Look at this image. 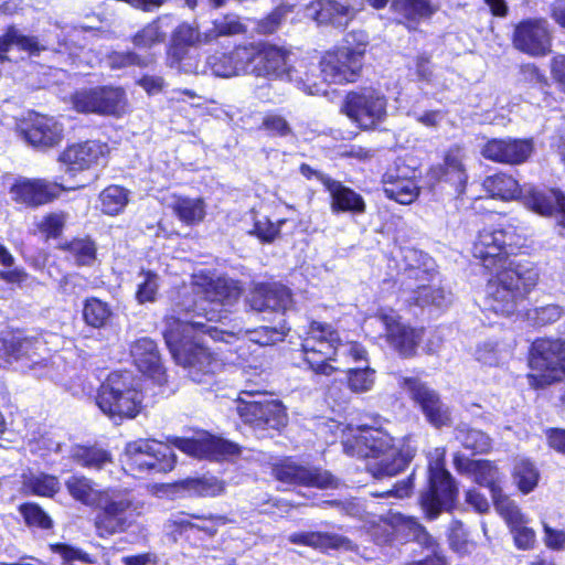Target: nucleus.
<instances>
[{
    "label": "nucleus",
    "instance_id": "obj_17",
    "mask_svg": "<svg viewBox=\"0 0 565 565\" xmlns=\"http://www.w3.org/2000/svg\"><path fill=\"white\" fill-rule=\"evenodd\" d=\"M364 50L340 47L328 52L320 62V73L324 82L345 84L354 82L362 68Z\"/></svg>",
    "mask_w": 565,
    "mask_h": 565
},
{
    "label": "nucleus",
    "instance_id": "obj_51",
    "mask_svg": "<svg viewBox=\"0 0 565 565\" xmlns=\"http://www.w3.org/2000/svg\"><path fill=\"white\" fill-rule=\"evenodd\" d=\"M513 477L518 488L527 494L537 486L540 473L531 461L521 459L514 466Z\"/></svg>",
    "mask_w": 565,
    "mask_h": 565
},
{
    "label": "nucleus",
    "instance_id": "obj_58",
    "mask_svg": "<svg viewBox=\"0 0 565 565\" xmlns=\"http://www.w3.org/2000/svg\"><path fill=\"white\" fill-rule=\"evenodd\" d=\"M66 218L64 212L49 213L38 223V228L47 238H56L62 234Z\"/></svg>",
    "mask_w": 565,
    "mask_h": 565
},
{
    "label": "nucleus",
    "instance_id": "obj_31",
    "mask_svg": "<svg viewBox=\"0 0 565 565\" xmlns=\"http://www.w3.org/2000/svg\"><path fill=\"white\" fill-rule=\"evenodd\" d=\"M130 355L136 367L143 374L162 383L164 372L157 343L150 338H140L130 347Z\"/></svg>",
    "mask_w": 565,
    "mask_h": 565
},
{
    "label": "nucleus",
    "instance_id": "obj_11",
    "mask_svg": "<svg viewBox=\"0 0 565 565\" xmlns=\"http://www.w3.org/2000/svg\"><path fill=\"white\" fill-rule=\"evenodd\" d=\"M125 466L132 472H168L174 468L172 449L154 439H138L125 448Z\"/></svg>",
    "mask_w": 565,
    "mask_h": 565
},
{
    "label": "nucleus",
    "instance_id": "obj_4",
    "mask_svg": "<svg viewBox=\"0 0 565 565\" xmlns=\"http://www.w3.org/2000/svg\"><path fill=\"white\" fill-rule=\"evenodd\" d=\"M303 360L317 375L329 376L338 370L330 364L352 359L366 361V350L356 342H341L339 333L327 323L312 321L301 343Z\"/></svg>",
    "mask_w": 565,
    "mask_h": 565
},
{
    "label": "nucleus",
    "instance_id": "obj_38",
    "mask_svg": "<svg viewBox=\"0 0 565 565\" xmlns=\"http://www.w3.org/2000/svg\"><path fill=\"white\" fill-rule=\"evenodd\" d=\"M173 26L174 19L172 15H161L138 31L132 42L139 49H150L156 44L162 43L166 40L167 33Z\"/></svg>",
    "mask_w": 565,
    "mask_h": 565
},
{
    "label": "nucleus",
    "instance_id": "obj_6",
    "mask_svg": "<svg viewBox=\"0 0 565 565\" xmlns=\"http://www.w3.org/2000/svg\"><path fill=\"white\" fill-rule=\"evenodd\" d=\"M405 268L403 276L405 289L411 292L407 300L419 307L445 308L452 295L434 282L437 278L434 260L420 250L405 249L403 252Z\"/></svg>",
    "mask_w": 565,
    "mask_h": 565
},
{
    "label": "nucleus",
    "instance_id": "obj_33",
    "mask_svg": "<svg viewBox=\"0 0 565 565\" xmlns=\"http://www.w3.org/2000/svg\"><path fill=\"white\" fill-rule=\"evenodd\" d=\"M62 163L71 171H82L104 160V146L95 141L72 145L60 156Z\"/></svg>",
    "mask_w": 565,
    "mask_h": 565
},
{
    "label": "nucleus",
    "instance_id": "obj_19",
    "mask_svg": "<svg viewBox=\"0 0 565 565\" xmlns=\"http://www.w3.org/2000/svg\"><path fill=\"white\" fill-rule=\"evenodd\" d=\"M382 184L387 199L404 205L413 203L420 192L416 170L399 159L387 168L382 177Z\"/></svg>",
    "mask_w": 565,
    "mask_h": 565
},
{
    "label": "nucleus",
    "instance_id": "obj_52",
    "mask_svg": "<svg viewBox=\"0 0 565 565\" xmlns=\"http://www.w3.org/2000/svg\"><path fill=\"white\" fill-rule=\"evenodd\" d=\"M245 32V26L236 15L227 14L213 21V28L204 32V40L212 41L218 36L235 35Z\"/></svg>",
    "mask_w": 565,
    "mask_h": 565
},
{
    "label": "nucleus",
    "instance_id": "obj_13",
    "mask_svg": "<svg viewBox=\"0 0 565 565\" xmlns=\"http://www.w3.org/2000/svg\"><path fill=\"white\" fill-rule=\"evenodd\" d=\"M171 30V44L168 50L170 67L186 74L200 73V61L194 47L209 42L204 40V33L188 22H182Z\"/></svg>",
    "mask_w": 565,
    "mask_h": 565
},
{
    "label": "nucleus",
    "instance_id": "obj_39",
    "mask_svg": "<svg viewBox=\"0 0 565 565\" xmlns=\"http://www.w3.org/2000/svg\"><path fill=\"white\" fill-rule=\"evenodd\" d=\"M65 486L72 498L88 507H96L105 493V490H99L97 484L83 476L70 477Z\"/></svg>",
    "mask_w": 565,
    "mask_h": 565
},
{
    "label": "nucleus",
    "instance_id": "obj_37",
    "mask_svg": "<svg viewBox=\"0 0 565 565\" xmlns=\"http://www.w3.org/2000/svg\"><path fill=\"white\" fill-rule=\"evenodd\" d=\"M13 46L34 56H38L42 51L46 50V45L41 43L36 36L25 35L14 26H10L4 35L0 36V63L10 60L7 53H9Z\"/></svg>",
    "mask_w": 565,
    "mask_h": 565
},
{
    "label": "nucleus",
    "instance_id": "obj_18",
    "mask_svg": "<svg viewBox=\"0 0 565 565\" xmlns=\"http://www.w3.org/2000/svg\"><path fill=\"white\" fill-rule=\"evenodd\" d=\"M372 321L383 326L386 341L404 358L413 356L423 339L424 330L404 324L394 310H381Z\"/></svg>",
    "mask_w": 565,
    "mask_h": 565
},
{
    "label": "nucleus",
    "instance_id": "obj_59",
    "mask_svg": "<svg viewBox=\"0 0 565 565\" xmlns=\"http://www.w3.org/2000/svg\"><path fill=\"white\" fill-rule=\"evenodd\" d=\"M20 511L29 525L41 529H50L52 526L51 518L35 503H25L21 505Z\"/></svg>",
    "mask_w": 565,
    "mask_h": 565
},
{
    "label": "nucleus",
    "instance_id": "obj_50",
    "mask_svg": "<svg viewBox=\"0 0 565 565\" xmlns=\"http://www.w3.org/2000/svg\"><path fill=\"white\" fill-rule=\"evenodd\" d=\"M137 279L136 299L138 303L154 302L160 286V277L151 270H141Z\"/></svg>",
    "mask_w": 565,
    "mask_h": 565
},
{
    "label": "nucleus",
    "instance_id": "obj_44",
    "mask_svg": "<svg viewBox=\"0 0 565 565\" xmlns=\"http://www.w3.org/2000/svg\"><path fill=\"white\" fill-rule=\"evenodd\" d=\"M456 439L466 448L476 454H486L492 447L491 438L482 430L460 424L456 429Z\"/></svg>",
    "mask_w": 565,
    "mask_h": 565
},
{
    "label": "nucleus",
    "instance_id": "obj_35",
    "mask_svg": "<svg viewBox=\"0 0 565 565\" xmlns=\"http://www.w3.org/2000/svg\"><path fill=\"white\" fill-rule=\"evenodd\" d=\"M326 189L330 194V209L333 214L351 213L363 214L366 210V204L361 194L344 185L342 182L333 180L328 181Z\"/></svg>",
    "mask_w": 565,
    "mask_h": 565
},
{
    "label": "nucleus",
    "instance_id": "obj_7",
    "mask_svg": "<svg viewBox=\"0 0 565 565\" xmlns=\"http://www.w3.org/2000/svg\"><path fill=\"white\" fill-rule=\"evenodd\" d=\"M96 404L114 420L135 418L142 404L139 383L129 371L113 372L98 388Z\"/></svg>",
    "mask_w": 565,
    "mask_h": 565
},
{
    "label": "nucleus",
    "instance_id": "obj_29",
    "mask_svg": "<svg viewBox=\"0 0 565 565\" xmlns=\"http://www.w3.org/2000/svg\"><path fill=\"white\" fill-rule=\"evenodd\" d=\"M172 443L178 449L190 456L211 460H220L225 455L237 452L235 444L211 435L199 439L175 437Z\"/></svg>",
    "mask_w": 565,
    "mask_h": 565
},
{
    "label": "nucleus",
    "instance_id": "obj_57",
    "mask_svg": "<svg viewBox=\"0 0 565 565\" xmlns=\"http://www.w3.org/2000/svg\"><path fill=\"white\" fill-rule=\"evenodd\" d=\"M564 313L563 308L558 305H546L530 310L529 319L537 327H544L557 321Z\"/></svg>",
    "mask_w": 565,
    "mask_h": 565
},
{
    "label": "nucleus",
    "instance_id": "obj_24",
    "mask_svg": "<svg viewBox=\"0 0 565 565\" xmlns=\"http://www.w3.org/2000/svg\"><path fill=\"white\" fill-rule=\"evenodd\" d=\"M520 199L524 206L540 215L547 216L557 212L558 224L565 228V195L561 191L525 185Z\"/></svg>",
    "mask_w": 565,
    "mask_h": 565
},
{
    "label": "nucleus",
    "instance_id": "obj_2",
    "mask_svg": "<svg viewBox=\"0 0 565 565\" xmlns=\"http://www.w3.org/2000/svg\"><path fill=\"white\" fill-rule=\"evenodd\" d=\"M515 244L512 227L484 228L471 249L473 257L492 275L486 288L487 309L502 316L514 313L539 280V271L531 263L509 257Z\"/></svg>",
    "mask_w": 565,
    "mask_h": 565
},
{
    "label": "nucleus",
    "instance_id": "obj_60",
    "mask_svg": "<svg viewBox=\"0 0 565 565\" xmlns=\"http://www.w3.org/2000/svg\"><path fill=\"white\" fill-rule=\"evenodd\" d=\"M518 81L540 89H544V87L547 86L546 76L533 63L520 65Z\"/></svg>",
    "mask_w": 565,
    "mask_h": 565
},
{
    "label": "nucleus",
    "instance_id": "obj_64",
    "mask_svg": "<svg viewBox=\"0 0 565 565\" xmlns=\"http://www.w3.org/2000/svg\"><path fill=\"white\" fill-rule=\"evenodd\" d=\"M263 127L271 136L286 137L291 134V127L280 115L268 114L264 117Z\"/></svg>",
    "mask_w": 565,
    "mask_h": 565
},
{
    "label": "nucleus",
    "instance_id": "obj_5",
    "mask_svg": "<svg viewBox=\"0 0 565 565\" xmlns=\"http://www.w3.org/2000/svg\"><path fill=\"white\" fill-rule=\"evenodd\" d=\"M253 58L248 65V73L256 76L269 78H279L291 82L309 95L326 94L327 90L321 84L312 81L308 72H305L306 65L299 62L294 63V54L281 47L264 44L253 45Z\"/></svg>",
    "mask_w": 565,
    "mask_h": 565
},
{
    "label": "nucleus",
    "instance_id": "obj_21",
    "mask_svg": "<svg viewBox=\"0 0 565 565\" xmlns=\"http://www.w3.org/2000/svg\"><path fill=\"white\" fill-rule=\"evenodd\" d=\"M273 475L284 483L317 488H332L335 486V479L327 470L301 466L291 460H284L274 465Z\"/></svg>",
    "mask_w": 565,
    "mask_h": 565
},
{
    "label": "nucleus",
    "instance_id": "obj_9",
    "mask_svg": "<svg viewBox=\"0 0 565 565\" xmlns=\"http://www.w3.org/2000/svg\"><path fill=\"white\" fill-rule=\"evenodd\" d=\"M435 452V460L428 465V489L420 495V505L430 520L450 510L458 495L456 481L445 468L444 451Z\"/></svg>",
    "mask_w": 565,
    "mask_h": 565
},
{
    "label": "nucleus",
    "instance_id": "obj_62",
    "mask_svg": "<svg viewBox=\"0 0 565 565\" xmlns=\"http://www.w3.org/2000/svg\"><path fill=\"white\" fill-rule=\"evenodd\" d=\"M524 518L522 521L515 522L510 526V530L514 537V543L520 550H530L534 546L536 541V534L533 529L524 525Z\"/></svg>",
    "mask_w": 565,
    "mask_h": 565
},
{
    "label": "nucleus",
    "instance_id": "obj_36",
    "mask_svg": "<svg viewBox=\"0 0 565 565\" xmlns=\"http://www.w3.org/2000/svg\"><path fill=\"white\" fill-rule=\"evenodd\" d=\"M292 544L311 546L321 551L352 550V542L342 535L328 532H299L289 535Z\"/></svg>",
    "mask_w": 565,
    "mask_h": 565
},
{
    "label": "nucleus",
    "instance_id": "obj_1",
    "mask_svg": "<svg viewBox=\"0 0 565 565\" xmlns=\"http://www.w3.org/2000/svg\"><path fill=\"white\" fill-rule=\"evenodd\" d=\"M193 288L199 300L188 290L179 294L167 315L163 338L175 363L195 383L212 385L222 363L209 351L205 338L217 342L234 343L241 337H247L259 345H273L282 341L289 331L286 321L279 326H262L255 330H225L227 310L241 295L236 281L225 277H194Z\"/></svg>",
    "mask_w": 565,
    "mask_h": 565
},
{
    "label": "nucleus",
    "instance_id": "obj_54",
    "mask_svg": "<svg viewBox=\"0 0 565 565\" xmlns=\"http://www.w3.org/2000/svg\"><path fill=\"white\" fill-rule=\"evenodd\" d=\"M375 382V371L370 366L348 370L349 387L354 393H364L372 390Z\"/></svg>",
    "mask_w": 565,
    "mask_h": 565
},
{
    "label": "nucleus",
    "instance_id": "obj_30",
    "mask_svg": "<svg viewBox=\"0 0 565 565\" xmlns=\"http://www.w3.org/2000/svg\"><path fill=\"white\" fill-rule=\"evenodd\" d=\"M24 139L33 147L46 149L58 145L63 137V127L53 117L35 115L22 130Z\"/></svg>",
    "mask_w": 565,
    "mask_h": 565
},
{
    "label": "nucleus",
    "instance_id": "obj_46",
    "mask_svg": "<svg viewBox=\"0 0 565 565\" xmlns=\"http://www.w3.org/2000/svg\"><path fill=\"white\" fill-rule=\"evenodd\" d=\"M181 486L190 495L196 497H216L225 489L224 482L213 476L188 478L181 481Z\"/></svg>",
    "mask_w": 565,
    "mask_h": 565
},
{
    "label": "nucleus",
    "instance_id": "obj_43",
    "mask_svg": "<svg viewBox=\"0 0 565 565\" xmlns=\"http://www.w3.org/2000/svg\"><path fill=\"white\" fill-rule=\"evenodd\" d=\"M111 317L113 310L107 302L96 297L87 298L84 301L83 319L87 326L102 329L108 324Z\"/></svg>",
    "mask_w": 565,
    "mask_h": 565
},
{
    "label": "nucleus",
    "instance_id": "obj_20",
    "mask_svg": "<svg viewBox=\"0 0 565 565\" xmlns=\"http://www.w3.org/2000/svg\"><path fill=\"white\" fill-rule=\"evenodd\" d=\"M513 44L519 51L532 56L547 54L551 49L547 21L542 19L521 21L514 29Z\"/></svg>",
    "mask_w": 565,
    "mask_h": 565
},
{
    "label": "nucleus",
    "instance_id": "obj_14",
    "mask_svg": "<svg viewBox=\"0 0 565 565\" xmlns=\"http://www.w3.org/2000/svg\"><path fill=\"white\" fill-rule=\"evenodd\" d=\"M78 113L120 116L126 108V93L120 87L96 86L77 89L72 96Z\"/></svg>",
    "mask_w": 565,
    "mask_h": 565
},
{
    "label": "nucleus",
    "instance_id": "obj_42",
    "mask_svg": "<svg viewBox=\"0 0 565 565\" xmlns=\"http://www.w3.org/2000/svg\"><path fill=\"white\" fill-rule=\"evenodd\" d=\"M2 354L6 355V366L11 363L12 360H19L22 356L31 358L35 354V351L41 344L39 340L22 338L20 335H11L10 339H1Z\"/></svg>",
    "mask_w": 565,
    "mask_h": 565
},
{
    "label": "nucleus",
    "instance_id": "obj_32",
    "mask_svg": "<svg viewBox=\"0 0 565 565\" xmlns=\"http://www.w3.org/2000/svg\"><path fill=\"white\" fill-rule=\"evenodd\" d=\"M455 466L460 473L469 476L477 484L487 488L490 494L501 488L502 475L492 461L456 457Z\"/></svg>",
    "mask_w": 565,
    "mask_h": 565
},
{
    "label": "nucleus",
    "instance_id": "obj_34",
    "mask_svg": "<svg viewBox=\"0 0 565 565\" xmlns=\"http://www.w3.org/2000/svg\"><path fill=\"white\" fill-rule=\"evenodd\" d=\"M391 10L404 19L409 30H416L420 22L430 19L438 10L437 0H392Z\"/></svg>",
    "mask_w": 565,
    "mask_h": 565
},
{
    "label": "nucleus",
    "instance_id": "obj_49",
    "mask_svg": "<svg viewBox=\"0 0 565 565\" xmlns=\"http://www.w3.org/2000/svg\"><path fill=\"white\" fill-rule=\"evenodd\" d=\"M99 200L103 213L117 215L128 203V192L119 185H110L100 193Z\"/></svg>",
    "mask_w": 565,
    "mask_h": 565
},
{
    "label": "nucleus",
    "instance_id": "obj_16",
    "mask_svg": "<svg viewBox=\"0 0 565 565\" xmlns=\"http://www.w3.org/2000/svg\"><path fill=\"white\" fill-rule=\"evenodd\" d=\"M342 109L360 128L373 129L386 116V98L373 88H362L347 95Z\"/></svg>",
    "mask_w": 565,
    "mask_h": 565
},
{
    "label": "nucleus",
    "instance_id": "obj_10",
    "mask_svg": "<svg viewBox=\"0 0 565 565\" xmlns=\"http://www.w3.org/2000/svg\"><path fill=\"white\" fill-rule=\"evenodd\" d=\"M529 364L533 373L529 383L535 388L562 380L565 374V341L539 339L532 343Z\"/></svg>",
    "mask_w": 565,
    "mask_h": 565
},
{
    "label": "nucleus",
    "instance_id": "obj_56",
    "mask_svg": "<svg viewBox=\"0 0 565 565\" xmlns=\"http://www.w3.org/2000/svg\"><path fill=\"white\" fill-rule=\"evenodd\" d=\"M292 9L294 4L289 3L278 6L271 13L258 22V31L264 34L274 33L280 26L282 20L292 12Z\"/></svg>",
    "mask_w": 565,
    "mask_h": 565
},
{
    "label": "nucleus",
    "instance_id": "obj_25",
    "mask_svg": "<svg viewBox=\"0 0 565 565\" xmlns=\"http://www.w3.org/2000/svg\"><path fill=\"white\" fill-rule=\"evenodd\" d=\"M63 190L62 184L45 179H22L11 186L10 193L17 202L39 206L53 201Z\"/></svg>",
    "mask_w": 565,
    "mask_h": 565
},
{
    "label": "nucleus",
    "instance_id": "obj_8",
    "mask_svg": "<svg viewBox=\"0 0 565 565\" xmlns=\"http://www.w3.org/2000/svg\"><path fill=\"white\" fill-rule=\"evenodd\" d=\"M95 508L94 526L102 539L127 532L141 515L139 502L129 493L117 490H105Z\"/></svg>",
    "mask_w": 565,
    "mask_h": 565
},
{
    "label": "nucleus",
    "instance_id": "obj_12",
    "mask_svg": "<svg viewBox=\"0 0 565 565\" xmlns=\"http://www.w3.org/2000/svg\"><path fill=\"white\" fill-rule=\"evenodd\" d=\"M242 395L257 397L247 401L239 396L236 412L242 420L254 429H280L288 422L286 408L280 401L268 398L262 393L243 391Z\"/></svg>",
    "mask_w": 565,
    "mask_h": 565
},
{
    "label": "nucleus",
    "instance_id": "obj_48",
    "mask_svg": "<svg viewBox=\"0 0 565 565\" xmlns=\"http://www.w3.org/2000/svg\"><path fill=\"white\" fill-rule=\"evenodd\" d=\"M73 460L87 469L100 470L110 462V455L100 448L77 446L72 450Z\"/></svg>",
    "mask_w": 565,
    "mask_h": 565
},
{
    "label": "nucleus",
    "instance_id": "obj_61",
    "mask_svg": "<svg viewBox=\"0 0 565 565\" xmlns=\"http://www.w3.org/2000/svg\"><path fill=\"white\" fill-rule=\"evenodd\" d=\"M285 221H279L277 224L271 222L267 216L256 217L254 221V228L252 231L260 241L270 243L280 232V225Z\"/></svg>",
    "mask_w": 565,
    "mask_h": 565
},
{
    "label": "nucleus",
    "instance_id": "obj_3",
    "mask_svg": "<svg viewBox=\"0 0 565 565\" xmlns=\"http://www.w3.org/2000/svg\"><path fill=\"white\" fill-rule=\"evenodd\" d=\"M342 446L349 456L369 458L366 470L375 479L403 471L416 452L408 441L396 443L386 431L372 427L359 428L356 435L342 441Z\"/></svg>",
    "mask_w": 565,
    "mask_h": 565
},
{
    "label": "nucleus",
    "instance_id": "obj_27",
    "mask_svg": "<svg viewBox=\"0 0 565 565\" xmlns=\"http://www.w3.org/2000/svg\"><path fill=\"white\" fill-rule=\"evenodd\" d=\"M397 529L405 534L407 540L416 542L426 551L424 558L408 565H447L436 541L415 518L398 515Z\"/></svg>",
    "mask_w": 565,
    "mask_h": 565
},
{
    "label": "nucleus",
    "instance_id": "obj_53",
    "mask_svg": "<svg viewBox=\"0 0 565 565\" xmlns=\"http://www.w3.org/2000/svg\"><path fill=\"white\" fill-rule=\"evenodd\" d=\"M498 513L507 521L508 525L522 521L524 518L516 503L502 492L500 488L491 494Z\"/></svg>",
    "mask_w": 565,
    "mask_h": 565
},
{
    "label": "nucleus",
    "instance_id": "obj_26",
    "mask_svg": "<svg viewBox=\"0 0 565 565\" xmlns=\"http://www.w3.org/2000/svg\"><path fill=\"white\" fill-rule=\"evenodd\" d=\"M531 139H491L483 146L482 156L491 161L520 164L526 161L533 152Z\"/></svg>",
    "mask_w": 565,
    "mask_h": 565
},
{
    "label": "nucleus",
    "instance_id": "obj_40",
    "mask_svg": "<svg viewBox=\"0 0 565 565\" xmlns=\"http://www.w3.org/2000/svg\"><path fill=\"white\" fill-rule=\"evenodd\" d=\"M483 188L491 194V196L499 198L504 201L520 198L523 189L513 177L505 173H495L486 178L483 181Z\"/></svg>",
    "mask_w": 565,
    "mask_h": 565
},
{
    "label": "nucleus",
    "instance_id": "obj_47",
    "mask_svg": "<svg viewBox=\"0 0 565 565\" xmlns=\"http://www.w3.org/2000/svg\"><path fill=\"white\" fill-rule=\"evenodd\" d=\"M61 249L78 266L90 265L96 258V246L89 238H74L63 244Z\"/></svg>",
    "mask_w": 565,
    "mask_h": 565
},
{
    "label": "nucleus",
    "instance_id": "obj_28",
    "mask_svg": "<svg viewBox=\"0 0 565 565\" xmlns=\"http://www.w3.org/2000/svg\"><path fill=\"white\" fill-rule=\"evenodd\" d=\"M255 311H275L285 313L291 307V292L281 284H257L248 297Z\"/></svg>",
    "mask_w": 565,
    "mask_h": 565
},
{
    "label": "nucleus",
    "instance_id": "obj_63",
    "mask_svg": "<svg viewBox=\"0 0 565 565\" xmlns=\"http://www.w3.org/2000/svg\"><path fill=\"white\" fill-rule=\"evenodd\" d=\"M52 550L61 555L65 562L70 563V565H73L75 562H78L81 564H95L96 559L90 556L88 553L75 548L73 546L66 545V544H56L52 546Z\"/></svg>",
    "mask_w": 565,
    "mask_h": 565
},
{
    "label": "nucleus",
    "instance_id": "obj_23",
    "mask_svg": "<svg viewBox=\"0 0 565 565\" xmlns=\"http://www.w3.org/2000/svg\"><path fill=\"white\" fill-rule=\"evenodd\" d=\"M253 54V44L236 46L230 53L216 51L206 57L205 64L200 66V72L204 73L209 68L213 75L218 77H232L248 73Z\"/></svg>",
    "mask_w": 565,
    "mask_h": 565
},
{
    "label": "nucleus",
    "instance_id": "obj_41",
    "mask_svg": "<svg viewBox=\"0 0 565 565\" xmlns=\"http://www.w3.org/2000/svg\"><path fill=\"white\" fill-rule=\"evenodd\" d=\"M177 217L186 225H194L203 221L205 204L201 198L178 196L171 203Z\"/></svg>",
    "mask_w": 565,
    "mask_h": 565
},
{
    "label": "nucleus",
    "instance_id": "obj_45",
    "mask_svg": "<svg viewBox=\"0 0 565 565\" xmlns=\"http://www.w3.org/2000/svg\"><path fill=\"white\" fill-rule=\"evenodd\" d=\"M463 152L459 147H452L445 156L443 178L454 183L457 188H463L467 182V174L462 163Z\"/></svg>",
    "mask_w": 565,
    "mask_h": 565
},
{
    "label": "nucleus",
    "instance_id": "obj_15",
    "mask_svg": "<svg viewBox=\"0 0 565 565\" xmlns=\"http://www.w3.org/2000/svg\"><path fill=\"white\" fill-rule=\"evenodd\" d=\"M397 384L419 406L429 424L436 428L449 425L450 409L435 390L415 376L401 375Z\"/></svg>",
    "mask_w": 565,
    "mask_h": 565
},
{
    "label": "nucleus",
    "instance_id": "obj_22",
    "mask_svg": "<svg viewBox=\"0 0 565 565\" xmlns=\"http://www.w3.org/2000/svg\"><path fill=\"white\" fill-rule=\"evenodd\" d=\"M365 0H318L309 7L310 15L318 23L347 26L363 9Z\"/></svg>",
    "mask_w": 565,
    "mask_h": 565
},
{
    "label": "nucleus",
    "instance_id": "obj_55",
    "mask_svg": "<svg viewBox=\"0 0 565 565\" xmlns=\"http://www.w3.org/2000/svg\"><path fill=\"white\" fill-rule=\"evenodd\" d=\"M25 486L32 493L43 497H53L60 490L57 478L46 473L31 476L25 481Z\"/></svg>",
    "mask_w": 565,
    "mask_h": 565
}]
</instances>
